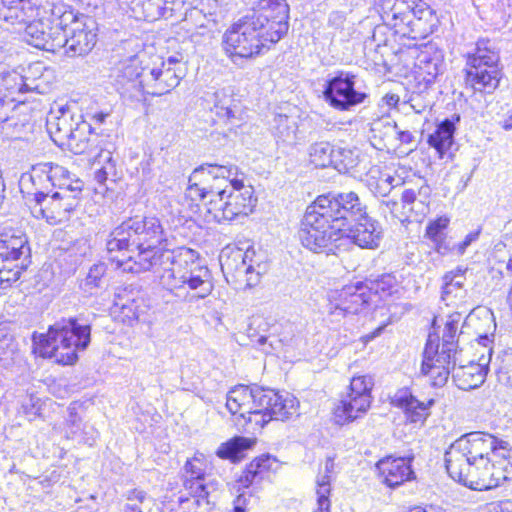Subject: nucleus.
<instances>
[{"instance_id": "f257e3e1", "label": "nucleus", "mask_w": 512, "mask_h": 512, "mask_svg": "<svg viewBox=\"0 0 512 512\" xmlns=\"http://www.w3.org/2000/svg\"><path fill=\"white\" fill-rule=\"evenodd\" d=\"M107 259L124 273L150 270L160 261V221L128 218L106 238Z\"/></svg>"}, {"instance_id": "f03ea898", "label": "nucleus", "mask_w": 512, "mask_h": 512, "mask_svg": "<svg viewBox=\"0 0 512 512\" xmlns=\"http://www.w3.org/2000/svg\"><path fill=\"white\" fill-rule=\"evenodd\" d=\"M91 328L81 325L75 318L61 319L50 326L46 334L33 336L34 350L44 358H55L63 365L74 364L77 352L90 343Z\"/></svg>"}, {"instance_id": "7ed1b4c3", "label": "nucleus", "mask_w": 512, "mask_h": 512, "mask_svg": "<svg viewBox=\"0 0 512 512\" xmlns=\"http://www.w3.org/2000/svg\"><path fill=\"white\" fill-rule=\"evenodd\" d=\"M510 443L485 432H471L455 440L445 453V466L450 477H461L463 469L472 463L503 456Z\"/></svg>"}, {"instance_id": "20e7f679", "label": "nucleus", "mask_w": 512, "mask_h": 512, "mask_svg": "<svg viewBox=\"0 0 512 512\" xmlns=\"http://www.w3.org/2000/svg\"><path fill=\"white\" fill-rule=\"evenodd\" d=\"M460 315L450 316L446 322L441 343L439 338L429 334L423 353L421 372L430 378L434 387H443L449 378L451 368L459 362L457 330Z\"/></svg>"}, {"instance_id": "39448f33", "label": "nucleus", "mask_w": 512, "mask_h": 512, "mask_svg": "<svg viewBox=\"0 0 512 512\" xmlns=\"http://www.w3.org/2000/svg\"><path fill=\"white\" fill-rule=\"evenodd\" d=\"M500 56L489 39H480L474 52L468 53L465 68V84L475 92L493 93L499 86L502 72Z\"/></svg>"}, {"instance_id": "423d86ee", "label": "nucleus", "mask_w": 512, "mask_h": 512, "mask_svg": "<svg viewBox=\"0 0 512 512\" xmlns=\"http://www.w3.org/2000/svg\"><path fill=\"white\" fill-rule=\"evenodd\" d=\"M81 14L63 2H43L40 0L38 16L25 28V41L35 48L42 49L38 40L51 41L57 33H65Z\"/></svg>"}, {"instance_id": "0eeeda50", "label": "nucleus", "mask_w": 512, "mask_h": 512, "mask_svg": "<svg viewBox=\"0 0 512 512\" xmlns=\"http://www.w3.org/2000/svg\"><path fill=\"white\" fill-rule=\"evenodd\" d=\"M207 459L201 452H196L188 458L182 468L184 493L178 497V503L183 504L194 499L197 506H209L214 503L220 489L219 481L206 473Z\"/></svg>"}, {"instance_id": "6e6552de", "label": "nucleus", "mask_w": 512, "mask_h": 512, "mask_svg": "<svg viewBox=\"0 0 512 512\" xmlns=\"http://www.w3.org/2000/svg\"><path fill=\"white\" fill-rule=\"evenodd\" d=\"M321 215L331 223V228L340 234L351 227L355 221H361L367 206L355 192L320 195L313 202Z\"/></svg>"}, {"instance_id": "1a4fd4ad", "label": "nucleus", "mask_w": 512, "mask_h": 512, "mask_svg": "<svg viewBox=\"0 0 512 512\" xmlns=\"http://www.w3.org/2000/svg\"><path fill=\"white\" fill-rule=\"evenodd\" d=\"M257 199L251 186H244L243 180L231 179V187L219 189L215 198L208 202V212L218 221H232L238 216H247L253 211Z\"/></svg>"}, {"instance_id": "9d476101", "label": "nucleus", "mask_w": 512, "mask_h": 512, "mask_svg": "<svg viewBox=\"0 0 512 512\" xmlns=\"http://www.w3.org/2000/svg\"><path fill=\"white\" fill-rule=\"evenodd\" d=\"M97 41V23L87 15L81 14L65 33H57L49 42L38 40L42 50L56 53L65 48L69 56H81L89 53Z\"/></svg>"}, {"instance_id": "9b49d317", "label": "nucleus", "mask_w": 512, "mask_h": 512, "mask_svg": "<svg viewBox=\"0 0 512 512\" xmlns=\"http://www.w3.org/2000/svg\"><path fill=\"white\" fill-rule=\"evenodd\" d=\"M269 43L264 30H261L247 15L234 23L223 35V48L234 58H252L260 54Z\"/></svg>"}, {"instance_id": "f8f14e48", "label": "nucleus", "mask_w": 512, "mask_h": 512, "mask_svg": "<svg viewBox=\"0 0 512 512\" xmlns=\"http://www.w3.org/2000/svg\"><path fill=\"white\" fill-rule=\"evenodd\" d=\"M195 266L194 251L188 248L170 250L162 247V300L170 301L172 295L177 298H186L185 278Z\"/></svg>"}, {"instance_id": "ddd939ff", "label": "nucleus", "mask_w": 512, "mask_h": 512, "mask_svg": "<svg viewBox=\"0 0 512 512\" xmlns=\"http://www.w3.org/2000/svg\"><path fill=\"white\" fill-rule=\"evenodd\" d=\"M30 256V247L25 234L18 231L0 233V287L6 288L16 282L24 261Z\"/></svg>"}, {"instance_id": "4468645a", "label": "nucleus", "mask_w": 512, "mask_h": 512, "mask_svg": "<svg viewBox=\"0 0 512 512\" xmlns=\"http://www.w3.org/2000/svg\"><path fill=\"white\" fill-rule=\"evenodd\" d=\"M320 214L314 203L308 206L298 231L303 247L314 253L333 251L334 247H339L336 242L340 241V233L332 229L331 223Z\"/></svg>"}, {"instance_id": "2eb2a0df", "label": "nucleus", "mask_w": 512, "mask_h": 512, "mask_svg": "<svg viewBox=\"0 0 512 512\" xmlns=\"http://www.w3.org/2000/svg\"><path fill=\"white\" fill-rule=\"evenodd\" d=\"M323 96L331 107L339 111H349L368 98L366 92L356 88V75L347 71H338L326 81Z\"/></svg>"}, {"instance_id": "dca6fc26", "label": "nucleus", "mask_w": 512, "mask_h": 512, "mask_svg": "<svg viewBox=\"0 0 512 512\" xmlns=\"http://www.w3.org/2000/svg\"><path fill=\"white\" fill-rule=\"evenodd\" d=\"M261 30L269 43H277L289 28V5L286 0H259L251 15H247Z\"/></svg>"}, {"instance_id": "f3484780", "label": "nucleus", "mask_w": 512, "mask_h": 512, "mask_svg": "<svg viewBox=\"0 0 512 512\" xmlns=\"http://www.w3.org/2000/svg\"><path fill=\"white\" fill-rule=\"evenodd\" d=\"M262 387L238 385L227 393L226 407L232 415H239L244 420L242 426L249 425L256 429V424L264 422V416L259 412L258 398L261 397Z\"/></svg>"}, {"instance_id": "a211bd4d", "label": "nucleus", "mask_w": 512, "mask_h": 512, "mask_svg": "<svg viewBox=\"0 0 512 512\" xmlns=\"http://www.w3.org/2000/svg\"><path fill=\"white\" fill-rule=\"evenodd\" d=\"M80 199L75 195L51 192L43 195L36 194V203L30 205L35 218L45 219L49 224H58L69 220L72 212L79 205Z\"/></svg>"}, {"instance_id": "6ab92c4d", "label": "nucleus", "mask_w": 512, "mask_h": 512, "mask_svg": "<svg viewBox=\"0 0 512 512\" xmlns=\"http://www.w3.org/2000/svg\"><path fill=\"white\" fill-rule=\"evenodd\" d=\"M328 300V313L344 317L348 314L359 313L370 303V294L363 282H357L346 285L340 290L332 291Z\"/></svg>"}, {"instance_id": "aec40b11", "label": "nucleus", "mask_w": 512, "mask_h": 512, "mask_svg": "<svg viewBox=\"0 0 512 512\" xmlns=\"http://www.w3.org/2000/svg\"><path fill=\"white\" fill-rule=\"evenodd\" d=\"M258 399L259 412L263 414L264 422L256 424V428H263L271 420L286 421L298 415V401L289 394L280 395L274 390L262 388Z\"/></svg>"}, {"instance_id": "412c9836", "label": "nucleus", "mask_w": 512, "mask_h": 512, "mask_svg": "<svg viewBox=\"0 0 512 512\" xmlns=\"http://www.w3.org/2000/svg\"><path fill=\"white\" fill-rule=\"evenodd\" d=\"M350 240L360 248L375 249L382 239L381 225L368 216L367 211L361 221H355L351 227L340 234L341 240Z\"/></svg>"}, {"instance_id": "4be33fe9", "label": "nucleus", "mask_w": 512, "mask_h": 512, "mask_svg": "<svg viewBox=\"0 0 512 512\" xmlns=\"http://www.w3.org/2000/svg\"><path fill=\"white\" fill-rule=\"evenodd\" d=\"M39 3L40 0H0V21L27 27L37 19Z\"/></svg>"}, {"instance_id": "5701e85b", "label": "nucleus", "mask_w": 512, "mask_h": 512, "mask_svg": "<svg viewBox=\"0 0 512 512\" xmlns=\"http://www.w3.org/2000/svg\"><path fill=\"white\" fill-rule=\"evenodd\" d=\"M411 461L412 459L410 458L387 457L378 461L376 466L379 474L383 478V482L387 486L395 488L403 484L405 481L414 478Z\"/></svg>"}, {"instance_id": "b1692460", "label": "nucleus", "mask_w": 512, "mask_h": 512, "mask_svg": "<svg viewBox=\"0 0 512 512\" xmlns=\"http://www.w3.org/2000/svg\"><path fill=\"white\" fill-rule=\"evenodd\" d=\"M391 403L402 409L410 422H423L430 414L434 399L428 401L418 400L409 388H401L392 397Z\"/></svg>"}, {"instance_id": "393cba45", "label": "nucleus", "mask_w": 512, "mask_h": 512, "mask_svg": "<svg viewBox=\"0 0 512 512\" xmlns=\"http://www.w3.org/2000/svg\"><path fill=\"white\" fill-rule=\"evenodd\" d=\"M453 369L452 379L456 386L461 390L468 391L478 388L484 383L488 372V361L482 354L478 363L471 361L468 365H460Z\"/></svg>"}, {"instance_id": "a878e982", "label": "nucleus", "mask_w": 512, "mask_h": 512, "mask_svg": "<svg viewBox=\"0 0 512 512\" xmlns=\"http://www.w3.org/2000/svg\"><path fill=\"white\" fill-rule=\"evenodd\" d=\"M493 464L490 459L472 463L470 467L463 469L461 477H451L455 481L464 484L473 490H491L493 489Z\"/></svg>"}, {"instance_id": "bb28decb", "label": "nucleus", "mask_w": 512, "mask_h": 512, "mask_svg": "<svg viewBox=\"0 0 512 512\" xmlns=\"http://www.w3.org/2000/svg\"><path fill=\"white\" fill-rule=\"evenodd\" d=\"M43 69L44 68L41 63H34L29 67L27 75H13L12 80L15 82V85L11 87L12 92H37L39 94L47 93L49 90L48 79L51 76V71L45 69L42 72Z\"/></svg>"}, {"instance_id": "cd10ccee", "label": "nucleus", "mask_w": 512, "mask_h": 512, "mask_svg": "<svg viewBox=\"0 0 512 512\" xmlns=\"http://www.w3.org/2000/svg\"><path fill=\"white\" fill-rule=\"evenodd\" d=\"M74 114L68 105L52 108L46 121L47 130L53 141L62 145L75 127Z\"/></svg>"}, {"instance_id": "c85d7f7f", "label": "nucleus", "mask_w": 512, "mask_h": 512, "mask_svg": "<svg viewBox=\"0 0 512 512\" xmlns=\"http://www.w3.org/2000/svg\"><path fill=\"white\" fill-rule=\"evenodd\" d=\"M372 396L346 394L334 408V420L344 425L365 415L370 408Z\"/></svg>"}, {"instance_id": "c756f323", "label": "nucleus", "mask_w": 512, "mask_h": 512, "mask_svg": "<svg viewBox=\"0 0 512 512\" xmlns=\"http://www.w3.org/2000/svg\"><path fill=\"white\" fill-rule=\"evenodd\" d=\"M56 164L51 162L38 163L32 167L31 173L24 174L21 177L22 189L28 188L27 184L33 186L32 191H28L29 195L33 196V203H36V194L42 192L43 195H48L52 191V182L54 181V167Z\"/></svg>"}, {"instance_id": "7c9ffc66", "label": "nucleus", "mask_w": 512, "mask_h": 512, "mask_svg": "<svg viewBox=\"0 0 512 512\" xmlns=\"http://www.w3.org/2000/svg\"><path fill=\"white\" fill-rule=\"evenodd\" d=\"M96 140L97 136L92 132L91 125L79 116L75 127L62 145H66L74 154H83L96 147Z\"/></svg>"}, {"instance_id": "2f4dec72", "label": "nucleus", "mask_w": 512, "mask_h": 512, "mask_svg": "<svg viewBox=\"0 0 512 512\" xmlns=\"http://www.w3.org/2000/svg\"><path fill=\"white\" fill-rule=\"evenodd\" d=\"M54 181L52 182V191L56 193H65L66 195H75L80 199L83 190V181L72 175L65 167L58 164L54 167Z\"/></svg>"}, {"instance_id": "473e14b6", "label": "nucleus", "mask_w": 512, "mask_h": 512, "mask_svg": "<svg viewBox=\"0 0 512 512\" xmlns=\"http://www.w3.org/2000/svg\"><path fill=\"white\" fill-rule=\"evenodd\" d=\"M454 132V123L449 119H445L439 123L436 130L429 135L428 144L437 151L440 158H443L451 148L454 142Z\"/></svg>"}, {"instance_id": "72a5a7b5", "label": "nucleus", "mask_w": 512, "mask_h": 512, "mask_svg": "<svg viewBox=\"0 0 512 512\" xmlns=\"http://www.w3.org/2000/svg\"><path fill=\"white\" fill-rule=\"evenodd\" d=\"M141 72L139 59L135 56L128 57L120 61L114 68L115 81L121 88H125L127 85L135 87Z\"/></svg>"}, {"instance_id": "f704fd0d", "label": "nucleus", "mask_w": 512, "mask_h": 512, "mask_svg": "<svg viewBox=\"0 0 512 512\" xmlns=\"http://www.w3.org/2000/svg\"><path fill=\"white\" fill-rule=\"evenodd\" d=\"M276 462V459L270 455H262L259 458L254 459L245 469L240 477V483L244 487H248L254 483L260 482L264 474L267 473L272 465Z\"/></svg>"}, {"instance_id": "c9c22d12", "label": "nucleus", "mask_w": 512, "mask_h": 512, "mask_svg": "<svg viewBox=\"0 0 512 512\" xmlns=\"http://www.w3.org/2000/svg\"><path fill=\"white\" fill-rule=\"evenodd\" d=\"M419 12L422 11L419 10ZM417 13L418 11L415 10V7H411L407 9V11H398L396 5H393L389 11L384 12L383 18L385 21H388L398 33L406 35L409 32H414V29L410 27L417 25V23L413 21Z\"/></svg>"}, {"instance_id": "e433bc0d", "label": "nucleus", "mask_w": 512, "mask_h": 512, "mask_svg": "<svg viewBox=\"0 0 512 512\" xmlns=\"http://www.w3.org/2000/svg\"><path fill=\"white\" fill-rule=\"evenodd\" d=\"M107 265L97 262L90 266L86 276L80 282V289L87 295H94L97 290L103 288L106 282Z\"/></svg>"}, {"instance_id": "4c0bfd02", "label": "nucleus", "mask_w": 512, "mask_h": 512, "mask_svg": "<svg viewBox=\"0 0 512 512\" xmlns=\"http://www.w3.org/2000/svg\"><path fill=\"white\" fill-rule=\"evenodd\" d=\"M271 131L277 141L293 143L296 138L297 122L293 117L276 114L271 123Z\"/></svg>"}, {"instance_id": "58836bf2", "label": "nucleus", "mask_w": 512, "mask_h": 512, "mask_svg": "<svg viewBox=\"0 0 512 512\" xmlns=\"http://www.w3.org/2000/svg\"><path fill=\"white\" fill-rule=\"evenodd\" d=\"M207 173L208 176H211L213 179H223L228 183L225 187H231V179L236 177L238 178V168L234 165H219L216 163H206L196 168L190 176V181L192 179H197L199 175H203Z\"/></svg>"}, {"instance_id": "ea45409f", "label": "nucleus", "mask_w": 512, "mask_h": 512, "mask_svg": "<svg viewBox=\"0 0 512 512\" xmlns=\"http://www.w3.org/2000/svg\"><path fill=\"white\" fill-rule=\"evenodd\" d=\"M364 285L370 294V302L373 296L378 295L382 299L397 293L399 289L398 280L393 274H383L374 280H368Z\"/></svg>"}, {"instance_id": "a19ab883", "label": "nucleus", "mask_w": 512, "mask_h": 512, "mask_svg": "<svg viewBox=\"0 0 512 512\" xmlns=\"http://www.w3.org/2000/svg\"><path fill=\"white\" fill-rule=\"evenodd\" d=\"M251 255L250 252H242V250L235 251L231 257H228L225 262L221 263L222 268L233 272L234 277L241 282L249 276L251 269L254 268L253 264L247 262Z\"/></svg>"}, {"instance_id": "79ce46f5", "label": "nucleus", "mask_w": 512, "mask_h": 512, "mask_svg": "<svg viewBox=\"0 0 512 512\" xmlns=\"http://www.w3.org/2000/svg\"><path fill=\"white\" fill-rule=\"evenodd\" d=\"M254 444V441L242 437L236 436L229 441L222 443L216 451V455L221 459L238 460L245 450L250 449Z\"/></svg>"}, {"instance_id": "37998d69", "label": "nucleus", "mask_w": 512, "mask_h": 512, "mask_svg": "<svg viewBox=\"0 0 512 512\" xmlns=\"http://www.w3.org/2000/svg\"><path fill=\"white\" fill-rule=\"evenodd\" d=\"M511 449L503 456H494L489 458L493 464V489L505 483L512 482V458Z\"/></svg>"}, {"instance_id": "c03bdc74", "label": "nucleus", "mask_w": 512, "mask_h": 512, "mask_svg": "<svg viewBox=\"0 0 512 512\" xmlns=\"http://www.w3.org/2000/svg\"><path fill=\"white\" fill-rule=\"evenodd\" d=\"M360 152L357 148L337 146L334 150L333 167L341 173L349 172L359 163Z\"/></svg>"}, {"instance_id": "a18cd8bd", "label": "nucleus", "mask_w": 512, "mask_h": 512, "mask_svg": "<svg viewBox=\"0 0 512 512\" xmlns=\"http://www.w3.org/2000/svg\"><path fill=\"white\" fill-rule=\"evenodd\" d=\"M335 147L329 142L321 141L310 145L309 157L310 162L316 167H328L333 166Z\"/></svg>"}, {"instance_id": "49530a36", "label": "nucleus", "mask_w": 512, "mask_h": 512, "mask_svg": "<svg viewBox=\"0 0 512 512\" xmlns=\"http://www.w3.org/2000/svg\"><path fill=\"white\" fill-rule=\"evenodd\" d=\"M209 271L207 268L200 267L196 262L195 266L191 267V271L187 274V278H185V284L189 286L190 289L195 290L197 288H202L203 293L198 294V298L206 297L212 289L210 282L208 281Z\"/></svg>"}, {"instance_id": "de8ad7c7", "label": "nucleus", "mask_w": 512, "mask_h": 512, "mask_svg": "<svg viewBox=\"0 0 512 512\" xmlns=\"http://www.w3.org/2000/svg\"><path fill=\"white\" fill-rule=\"evenodd\" d=\"M368 187L375 196L386 197L393 188L400 184V178L394 177L388 173H379L376 178L373 175L367 180Z\"/></svg>"}, {"instance_id": "09e8293b", "label": "nucleus", "mask_w": 512, "mask_h": 512, "mask_svg": "<svg viewBox=\"0 0 512 512\" xmlns=\"http://www.w3.org/2000/svg\"><path fill=\"white\" fill-rule=\"evenodd\" d=\"M162 218H166V223L170 228H176L181 225L185 219L183 215V205L176 198H166Z\"/></svg>"}, {"instance_id": "8fccbe9b", "label": "nucleus", "mask_w": 512, "mask_h": 512, "mask_svg": "<svg viewBox=\"0 0 512 512\" xmlns=\"http://www.w3.org/2000/svg\"><path fill=\"white\" fill-rule=\"evenodd\" d=\"M487 326L488 329L483 333H478V343L488 351V357L486 361H490L492 355V342L491 337H494V332L496 330V323L493 317V314L489 310H482V316L480 318Z\"/></svg>"}, {"instance_id": "3c124183", "label": "nucleus", "mask_w": 512, "mask_h": 512, "mask_svg": "<svg viewBox=\"0 0 512 512\" xmlns=\"http://www.w3.org/2000/svg\"><path fill=\"white\" fill-rule=\"evenodd\" d=\"M448 223L447 218L440 217L430 222L426 228V236L436 245V250L440 253H443L442 249L446 250L442 242L444 240V230Z\"/></svg>"}, {"instance_id": "603ef678", "label": "nucleus", "mask_w": 512, "mask_h": 512, "mask_svg": "<svg viewBox=\"0 0 512 512\" xmlns=\"http://www.w3.org/2000/svg\"><path fill=\"white\" fill-rule=\"evenodd\" d=\"M371 132L374 138L382 141L395 138L397 133V125L388 118L374 120L371 124Z\"/></svg>"}, {"instance_id": "864d4df0", "label": "nucleus", "mask_w": 512, "mask_h": 512, "mask_svg": "<svg viewBox=\"0 0 512 512\" xmlns=\"http://www.w3.org/2000/svg\"><path fill=\"white\" fill-rule=\"evenodd\" d=\"M219 8L217 0H200L198 3V7L195 8V13L203 14L204 17H210L207 19V23L200 24L199 29L201 30L200 34H205L206 31H210L208 25L212 22L213 26L216 24V19L213 18L216 15V12Z\"/></svg>"}, {"instance_id": "5fc2aeb1", "label": "nucleus", "mask_w": 512, "mask_h": 512, "mask_svg": "<svg viewBox=\"0 0 512 512\" xmlns=\"http://www.w3.org/2000/svg\"><path fill=\"white\" fill-rule=\"evenodd\" d=\"M373 379L371 376L362 375L355 376L351 379L349 390L347 394L356 396H371L373 387Z\"/></svg>"}, {"instance_id": "6e6d98bb", "label": "nucleus", "mask_w": 512, "mask_h": 512, "mask_svg": "<svg viewBox=\"0 0 512 512\" xmlns=\"http://www.w3.org/2000/svg\"><path fill=\"white\" fill-rule=\"evenodd\" d=\"M430 195V187L423 181L420 187L407 188L402 192V202L404 205H410L418 201L420 204H425Z\"/></svg>"}, {"instance_id": "4d7b16f0", "label": "nucleus", "mask_w": 512, "mask_h": 512, "mask_svg": "<svg viewBox=\"0 0 512 512\" xmlns=\"http://www.w3.org/2000/svg\"><path fill=\"white\" fill-rule=\"evenodd\" d=\"M335 474L334 458L328 457L325 461L324 469L320 470L316 479V491H320L322 486L327 487V495L331 493V480Z\"/></svg>"}, {"instance_id": "13d9d810", "label": "nucleus", "mask_w": 512, "mask_h": 512, "mask_svg": "<svg viewBox=\"0 0 512 512\" xmlns=\"http://www.w3.org/2000/svg\"><path fill=\"white\" fill-rule=\"evenodd\" d=\"M80 417L76 413V408L69 407V418L67 419L66 437L68 439H76L80 442V435L83 428Z\"/></svg>"}, {"instance_id": "bf43d9fd", "label": "nucleus", "mask_w": 512, "mask_h": 512, "mask_svg": "<svg viewBox=\"0 0 512 512\" xmlns=\"http://www.w3.org/2000/svg\"><path fill=\"white\" fill-rule=\"evenodd\" d=\"M182 78V69L178 67H164L162 68V82L165 83V92H170L177 87Z\"/></svg>"}, {"instance_id": "052dcab7", "label": "nucleus", "mask_w": 512, "mask_h": 512, "mask_svg": "<svg viewBox=\"0 0 512 512\" xmlns=\"http://www.w3.org/2000/svg\"><path fill=\"white\" fill-rule=\"evenodd\" d=\"M195 179L189 180V185L186 189V197L192 202L203 201L208 195L215 198L216 192L213 190L207 191L206 188L200 187L198 183L194 182Z\"/></svg>"}, {"instance_id": "680f3d73", "label": "nucleus", "mask_w": 512, "mask_h": 512, "mask_svg": "<svg viewBox=\"0 0 512 512\" xmlns=\"http://www.w3.org/2000/svg\"><path fill=\"white\" fill-rule=\"evenodd\" d=\"M160 77V69H152L148 78L139 82L144 93L149 95H159L158 79Z\"/></svg>"}, {"instance_id": "e2e57ef3", "label": "nucleus", "mask_w": 512, "mask_h": 512, "mask_svg": "<svg viewBox=\"0 0 512 512\" xmlns=\"http://www.w3.org/2000/svg\"><path fill=\"white\" fill-rule=\"evenodd\" d=\"M445 286L444 293L451 294L453 292V288H462L463 282V272L462 270H457L456 272L451 271L444 276Z\"/></svg>"}, {"instance_id": "0e129e2a", "label": "nucleus", "mask_w": 512, "mask_h": 512, "mask_svg": "<svg viewBox=\"0 0 512 512\" xmlns=\"http://www.w3.org/2000/svg\"><path fill=\"white\" fill-rule=\"evenodd\" d=\"M268 270V263L266 261L261 262L257 267L251 269L249 276L245 279V285L247 287H253L260 282V278Z\"/></svg>"}, {"instance_id": "69168bd1", "label": "nucleus", "mask_w": 512, "mask_h": 512, "mask_svg": "<svg viewBox=\"0 0 512 512\" xmlns=\"http://www.w3.org/2000/svg\"><path fill=\"white\" fill-rule=\"evenodd\" d=\"M216 115L223 119L225 123L234 125V120L237 118V111L231 105L215 104Z\"/></svg>"}, {"instance_id": "338daca9", "label": "nucleus", "mask_w": 512, "mask_h": 512, "mask_svg": "<svg viewBox=\"0 0 512 512\" xmlns=\"http://www.w3.org/2000/svg\"><path fill=\"white\" fill-rule=\"evenodd\" d=\"M98 431L92 426L85 423L82 428V432L80 435V443L87 444L89 446H93L98 438Z\"/></svg>"}, {"instance_id": "774afa93", "label": "nucleus", "mask_w": 512, "mask_h": 512, "mask_svg": "<svg viewBox=\"0 0 512 512\" xmlns=\"http://www.w3.org/2000/svg\"><path fill=\"white\" fill-rule=\"evenodd\" d=\"M498 377L500 380L512 381V354L506 355L498 370Z\"/></svg>"}]
</instances>
